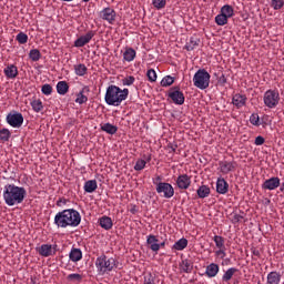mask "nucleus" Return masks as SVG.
<instances>
[{
    "label": "nucleus",
    "mask_w": 284,
    "mask_h": 284,
    "mask_svg": "<svg viewBox=\"0 0 284 284\" xmlns=\"http://www.w3.org/2000/svg\"><path fill=\"white\" fill-rule=\"evenodd\" d=\"M146 77L151 83H154V81H156V71H154V69L148 70Z\"/></svg>",
    "instance_id": "nucleus-46"
},
{
    "label": "nucleus",
    "mask_w": 284,
    "mask_h": 284,
    "mask_svg": "<svg viewBox=\"0 0 284 284\" xmlns=\"http://www.w3.org/2000/svg\"><path fill=\"white\" fill-rule=\"evenodd\" d=\"M170 149H171V152H176V146L171 145Z\"/></svg>",
    "instance_id": "nucleus-55"
},
{
    "label": "nucleus",
    "mask_w": 284,
    "mask_h": 284,
    "mask_svg": "<svg viewBox=\"0 0 284 284\" xmlns=\"http://www.w3.org/2000/svg\"><path fill=\"white\" fill-rule=\"evenodd\" d=\"M197 196L199 199H207L210 196V186L207 185H202L197 189Z\"/></svg>",
    "instance_id": "nucleus-31"
},
{
    "label": "nucleus",
    "mask_w": 284,
    "mask_h": 284,
    "mask_svg": "<svg viewBox=\"0 0 284 284\" xmlns=\"http://www.w3.org/2000/svg\"><path fill=\"white\" fill-rule=\"evenodd\" d=\"M130 212H131V214H136V209L133 207V209L130 210Z\"/></svg>",
    "instance_id": "nucleus-56"
},
{
    "label": "nucleus",
    "mask_w": 284,
    "mask_h": 284,
    "mask_svg": "<svg viewBox=\"0 0 284 284\" xmlns=\"http://www.w3.org/2000/svg\"><path fill=\"white\" fill-rule=\"evenodd\" d=\"M220 170L222 174H230V172H234V170H236V162L222 161L220 162Z\"/></svg>",
    "instance_id": "nucleus-14"
},
{
    "label": "nucleus",
    "mask_w": 284,
    "mask_h": 284,
    "mask_svg": "<svg viewBox=\"0 0 284 284\" xmlns=\"http://www.w3.org/2000/svg\"><path fill=\"white\" fill-rule=\"evenodd\" d=\"M186 50H187V51L194 50V47L186 45Z\"/></svg>",
    "instance_id": "nucleus-57"
},
{
    "label": "nucleus",
    "mask_w": 284,
    "mask_h": 284,
    "mask_svg": "<svg viewBox=\"0 0 284 284\" xmlns=\"http://www.w3.org/2000/svg\"><path fill=\"white\" fill-rule=\"evenodd\" d=\"M62 1H67V2H70V1H73V0H62Z\"/></svg>",
    "instance_id": "nucleus-60"
},
{
    "label": "nucleus",
    "mask_w": 284,
    "mask_h": 284,
    "mask_svg": "<svg viewBox=\"0 0 284 284\" xmlns=\"http://www.w3.org/2000/svg\"><path fill=\"white\" fill-rule=\"evenodd\" d=\"M16 39H17L18 43H20V44L28 43V34H26L23 32L18 33Z\"/></svg>",
    "instance_id": "nucleus-45"
},
{
    "label": "nucleus",
    "mask_w": 284,
    "mask_h": 284,
    "mask_svg": "<svg viewBox=\"0 0 284 284\" xmlns=\"http://www.w3.org/2000/svg\"><path fill=\"white\" fill-rule=\"evenodd\" d=\"M220 14H223L226 19H232V17H234V8L230 4H225L221 8Z\"/></svg>",
    "instance_id": "nucleus-29"
},
{
    "label": "nucleus",
    "mask_w": 284,
    "mask_h": 284,
    "mask_svg": "<svg viewBox=\"0 0 284 284\" xmlns=\"http://www.w3.org/2000/svg\"><path fill=\"white\" fill-rule=\"evenodd\" d=\"M136 59V51L132 48H126L123 53V60L128 61V63L134 61Z\"/></svg>",
    "instance_id": "nucleus-25"
},
{
    "label": "nucleus",
    "mask_w": 284,
    "mask_h": 284,
    "mask_svg": "<svg viewBox=\"0 0 284 284\" xmlns=\"http://www.w3.org/2000/svg\"><path fill=\"white\" fill-rule=\"evenodd\" d=\"M215 256H220V258H225V256H227V254L225 253V247L223 248H219L216 252H215Z\"/></svg>",
    "instance_id": "nucleus-50"
},
{
    "label": "nucleus",
    "mask_w": 284,
    "mask_h": 284,
    "mask_svg": "<svg viewBox=\"0 0 284 284\" xmlns=\"http://www.w3.org/2000/svg\"><path fill=\"white\" fill-rule=\"evenodd\" d=\"M169 99L175 103V105H183L185 103V95L179 88H172L169 92Z\"/></svg>",
    "instance_id": "nucleus-9"
},
{
    "label": "nucleus",
    "mask_w": 284,
    "mask_h": 284,
    "mask_svg": "<svg viewBox=\"0 0 284 284\" xmlns=\"http://www.w3.org/2000/svg\"><path fill=\"white\" fill-rule=\"evenodd\" d=\"M258 121H260V118L257 114H252L251 118H250V122L252 123V125H258Z\"/></svg>",
    "instance_id": "nucleus-51"
},
{
    "label": "nucleus",
    "mask_w": 284,
    "mask_h": 284,
    "mask_svg": "<svg viewBox=\"0 0 284 284\" xmlns=\"http://www.w3.org/2000/svg\"><path fill=\"white\" fill-rule=\"evenodd\" d=\"M219 272H220L219 264L211 263L209 266H206L205 274H206V276H209V278H214V276H216V274H219Z\"/></svg>",
    "instance_id": "nucleus-22"
},
{
    "label": "nucleus",
    "mask_w": 284,
    "mask_h": 284,
    "mask_svg": "<svg viewBox=\"0 0 284 284\" xmlns=\"http://www.w3.org/2000/svg\"><path fill=\"white\" fill-rule=\"evenodd\" d=\"M236 272H239V268L235 267H231L229 268L222 276V281H224V283H227L230 281H232V276H234V274H236Z\"/></svg>",
    "instance_id": "nucleus-32"
},
{
    "label": "nucleus",
    "mask_w": 284,
    "mask_h": 284,
    "mask_svg": "<svg viewBox=\"0 0 284 284\" xmlns=\"http://www.w3.org/2000/svg\"><path fill=\"white\" fill-rule=\"evenodd\" d=\"M152 3L156 10H163L168 2L165 0H153Z\"/></svg>",
    "instance_id": "nucleus-44"
},
{
    "label": "nucleus",
    "mask_w": 284,
    "mask_h": 284,
    "mask_svg": "<svg viewBox=\"0 0 284 284\" xmlns=\"http://www.w3.org/2000/svg\"><path fill=\"white\" fill-rule=\"evenodd\" d=\"M84 3H88L90 0H82Z\"/></svg>",
    "instance_id": "nucleus-59"
},
{
    "label": "nucleus",
    "mask_w": 284,
    "mask_h": 284,
    "mask_svg": "<svg viewBox=\"0 0 284 284\" xmlns=\"http://www.w3.org/2000/svg\"><path fill=\"white\" fill-rule=\"evenodd\" d=\"M74 72L77 77H85L88 74V67L85 64H77L74 65Z\"/></svg>",
    "instance_id": "nucleus-33"
},
{
    "label": "nucleus",
    "mask_w": 284,
    "mask_h": 284,
    "mask_svg": "<svg viewBox=\"0 0 284 284\" xmlns=\"http://www.w3.org/2000/svg\"><path fill=\"white\" fill-rule=\"evenodd\" d=\"M145 165H148V161L140 159L135 162L134 170L141 172V170L145 169Z\"/></svg>",
    "instance_id": "nucleus-42"
},
{
    "label": "nucleus",
    "mask_w": 284,
    "mask_h": 284,
    "mask_svg": "<svg viewBox=\"0 0 284 284\" xmlns=\"http://www.w3.org/2000/svg\"><path fill=\"white\" fill-rule=\"evenodd\" d=\"M230 189V184L223 178H219L216 181V192L217 194H227V190Z\"/></svg>",
    "instance_id": "nucleus-18"
},
{
    "label": "nucleus",
    "mask_w": 284,
    "mask_h": 284,
    "mask_svg": "<svg viewBox=\"0 0 284 284\" xmlns=\"http://www.w3.org/2000/svg\"><path fill=\"white\" fill-rule=\"evenodd\" d=\"M232 103L237 108V110H241V108H244L245 103H247V97L245 94H234L232 98Z\"/></svg>",
    "instance_id": "nucleus-15"
},
{
    "label": "nucleus",
    "mask_w": 284,
    "mask_h": 284,
    "mask_svg": "<svg viewBox=\"0 0 284 284\" xmlns=\"http://www.w3.org/2000/svg\"><path fill=\"white\" fill-rule=\"evenodd\" d=\"M281 283V274L277 272H271L267 275V284H280Z\"/></svg>",
    "instance_id": "nucleus-30"
},
{
    "label": "nucleus",
    "mask_w": 284,
    "mask_h": 284,
    "mask_svg": "<svg viewBox=\"0 0 284 284\" xmlns=\"http://www.w3.org/2000/svg\"><path fill=\"white\" fill-rule=\"evenodd\" d=\"M69 257H70V261H72V263H79V261L83 258V252H81L80 248H72L69 254Z\"/></svg>",
    "instance_id": "nucleus-23"
},
{
    "label": "nucleus",
    "mask_w": 284,
    "mask_h": 284,
    "mask_svg": "<svg viewBox=\"0 0 284 284\" xmlns=\"http://www.w3.org/2000/svg\"><path fill=\"white\" fill-rule=\"evenodd\" d=\"M68 90H70V85H68V82L60 81L57 84V92L58 94H61L62 97L68 94Z\"/></svg>",
    "instance_id": "nucleus-27"
},
{
    "label": "nucleus",
    "mask_w": 284,
    "mask_h": 284,
    "mask_svg": "<svg viewBox=\"0 0 284 284\" xmlns=\"http://www.w3.org/2000/svg\"><path fill=\"white\" fill-rule=\"evenodd\" d=\"M100 17L103 19V21H106L108 23L113 26L116 21V11H114V9L112 8H104L100 12Z\"/></svg>",
    "instance_id": "nucleus-11"
},
{
    "label": "nucleus",
    "mask_w": 284,
    "mask_h": 284,
    "mask_svg": "<svg viewBox=\"0 0 284 284\" xmlns=\"http://www.w3.org/2000/svg\"><path fill=\"white\" fill-rule=\"evenodd\" d=\"M58 247L59 246L57 244H42L38 248V253L40 254V256L48 258L49 256H54V254H57Z\"/></svg>",
    "instance_id": "nucleus-10"
},
{
    "label": "nucleus",
    "mask_w": 284,
    "mask_h": 284,
    "mask_svg": "<svg viewBox=\"0 0 284 284\" xmlns=\"http://www.w3.org/2000/svg\"><path fill=\"white\" fill-rule=\"evenodd\" d=\"M41 92H42V94H44L45 97H50V94H52V85H50V84H44V85H42Z\"/></svg>",
    "instance_id": "nucleus-47"
},
{
    "label": "nucleus",
    "mask_w": 284,
    "mask_h": 284,
    "mask_svg": "<svg viewBox=\"0 0 284 284\" xmlns=\"http://www.w3.org/2000/svg\"><path fill=\"white\" fill-rule=\"evenodd\" d=\"M2 196L6 205L12 207L14 205H21L26 201L28 191L23 186H17V184H7L3 187Z\"/></svg>",
    "instance_id": "nucleus-1"
},
{
    "label": "nucleus",
    "mask_w": 284,
    "mask_h": 284,
    "mask_svg": "<svg viewBox=\"0 0 284 284\" xmlns=\"http://www.w3.org/2000/svg\"><path fill=\"white\" fill-rule=\"evenodd\" d=\"M179 190H187L192 185V178L187 174H182L176 179Z\"/></svg>",
    "instance_id": "nucleus-13"
},
{
    "label": "nucleus",
    "mask_w": 284,
    "mask_h": 284,
    "mask_svg": "<svg viewBox=\"0 0 284 284\" xmlns=\"http://www.w3.org/2000/svg\"><path fill=\"white\" fill-rule=\"evenodd\" d=\"M210 79L212 75L205 69H200L193 77V85L199 90H207L210 88Z\"/></svg>",
    "instance_id": "nucleus-5"
},
{
    "label": "nucleus",
    "mask_w": 284,
    "mask_h": 284,
    "mask_svg": "<svg viewBox=\"0 0 284 284\" xmlns=\"http://www.w3.org/2000/svg\"><path fill=\"white\" fill-rule=\"evenodd\" d=\"M263 143H265V138L258 135L257 138H255V145H263Z\"/></svg>",
    "instance_id": "nucleus-53"
},
{
    "label": "nucleus",
    "mask_w": 284,
    "mask_h": 284,
    "mask_svg": "<svg viewBox=\"0 0 284 284\" xmlns=\"http://www.w3.org/2000/svg\"><path fill=\"white\" fill-rule=\"evenodd\" d=\"M99 223H100V227H102L103 230H112V219L111 217H108V216H102L100 220H99Z\"/></svg>",
    "instance_id": "nucleus-28"
},
{
    "label": "nucleus",
    "mask_w": 284,
    "mask_h": 284,
    "mask_svg": "<svg viewBox=\"0 0 284 284\" xmlns=\"http://www.w3.org/2000/svg\"><path fill=\"white\" fill-rule=\"evenodd\" d=\"M160 247H165V242H162V243L160 244Z\"/></svg>",
    "instance_id": "nucleus-58"
},
{
    "label": "nucleus",
    "mask_w": 284,
    "mask_h": 284,
    "mask_svg": "<svg viewBox=\"0 0 284 284\" xmlns=\"http://www.w3.org/2000/svg\"><path fill=\"white\" fill-rule=\"evenodd\" d=\"M10 136H11V133H10V130L8 129H2L0 130V141H10Z\"/></svg>",
    "instance_id": "nucleus-41"
},
{
    "label": "nucleus",
    "mask_w": 284,
    "mask_h": 284,
    "mask_svg": "<svg viewBox=\"0 0 284 284\" xmlns=\"http://www.w3.org/2000/svg\"><path fill=\"white\" fill-rule=\"evenodd\" d=\"M281 185V180L278 178H271L266 180L263 184L264 190H276Z\"/></svg>",
    "instance_id": "nucleus-20"
},
{
    "label": "nucleus",
    "mask_w": 284,
    "mask_h": 284,
    "mask_svg": "<svg viewBox=\"0 0 284 284\" xmlns=\"http://www.w3.org/2000/svg\"><path fill=\"white\" fill-rule=\"evenodd\" d=\"M97 187H99L97 180H89L84 183V192H87L88 194H92V192H97Z\"/></svg>",
    "instance_id": "nucleus-24"
},
{
    "label": "nucleus",
    "mask_w": 284,
    "mask_h": 284,
    "mask_svg": "<svg viewBox=\"0 0 284 284\" xmlns=\"http://www.w3.org/2000/svg\"><path fill=\"white\" fill-rule=\"evenodd\" d=\"M185 247H187V239L182 237L174 243V245L172 246V250H175L176 252H183Z\"/></svg>",
    "instance_id": "nucleus-26"
},
{
    "label": "nucleus",
    "mask_w": 284,
    "mask_h": 284,
    "mask_svg": "<svg viewBox=\"0 0 284 284\" xmlns=\"http://www.w3.org/2000/svg\"><path fill=\"white\" fill-rule=\"evenodd\" d=\"M143 284H156V277H154V275H152V273H146L144 275Z\"/></svg>",
    "instance_id": "nucleus-43"
},
{
    "label": "nucleus",
    "mask_w": 284,
    "mask_h": 284,
    "mask_svg": "<svg viewBox=\"0 0 284 284\" xmlns=\"http://www.w3.org/2000/svg\"><path fill=\"white\" fill-rule=\"evenodd\" d=\"M7 79H17L19 77V69L14 64H8L3 70Z\"/></svg>",
    "instance_id": "nucleus-16"
},
{
    "label": "nucleus",
    "mask_w": 284,
    "mask_h": 284,
    "mask_svg": "<svg viewBox=\"0 0 284 284\" xmlns=\"http://www.w3.org/2000/svg\"><path fill=\"white\" fill-rule=\"evenodd\" d=\"M172 83H174V78L171 75L164 77L161 81L162 88H168V87L172 85Z\"/></svg>",
    "instance_id": "nucleus-40"
},
{
    "label": "nucleus",
    "mask_w": 284,
    "mask_h": 284,
    "mask_svg": "<svg viewBox=\"0 0 284 284\" xmlns=\"http://www.w3.org/2000/svg\"><path fill=\"white\" fill-rule=\"evenodd\" d=\"M29 59H31V61H39L41 59V51H39V49H32L29 52Z\"/></svg>",
    "instance_id": "nucleus-36"
},
{
    "label": "nucleus",
    "mask_w": 284,
    "mask_h": 284,
    "mask_svg": "<svg viewBox=\"0 0 284 284\" xmlns=\"http://www.w3.org/2000/svg\"><path fill=\"white\" fill-rule=\"evenodd\" d=\"M263 101L266 108H276L281 101V95L278 94V91L267 90L264 93Z\"/></svg>",
    "instance_id": "nucleus-6"
},
{
    "label": "nucleus",
    "mask_w": 284,
    "mask_h": 284,
    "mask_svg": "<svg viewBox=\"0 0 284 284\" xmlns=\"http://www.w3.org/2000/svg\"><path fill=\"white\" fill-rule=\"evenodd\" d=\"M95 267L101 276L112 272L116 267V260L114 257H108V255H100L95 260Z\"/></svg>",
    "instance_id": "nucleus-4"
},
{
    "label": "nucleus",
    "mask_w": 284,
    "mask_h": 284,
    "mask_svg": "<svg viewBox=\"0 0 284 284\" xmlns=\"http://www.w3.org/2000/svg\"><path fill=\"white\" fill-rule=\"evenodd\" d=\"M85 92H90V87H83V89L77 93L75 103H79V105L88 103V95H85Z\"/></svg>",
    "instance_id": "nucleus-19"
},
{
    "label": "nucleus",
    "mask_w": 284,
    "mask_h": 284,
    "mask_svg": "<svg viewBox=\"0 0 284 284\" xmlns=\"http://www.w3.org/2000/svg\"><path fill=\"white\" fill-rule=\"evenodd\" d=\"M57 227H79L81 225V213L74 209H67L54 216Z\"/></svg>",
    "instance_id": "nucleus-2"
},
{
    "label": "nucleus",
    "mask_w": 284,
    "mask_h": 284,
    "mask_svg": "<svg viewBox=\"0 0 284 284\" xmlns=\"http://www.w3.org/2000/svg\"><path fill=\"white\" fill-rule=\"evenodd\" d=\"M180 270L185 274H192V270H194V263L191 262V260H183L180 263Z\"/></svg>",
    "instance_id": "nucleus-21"
},
{
    "label": "nucleus",
    "mask_w": 284,
    "mask_h": 284,
    "mask_svg": "<svg viewBox=\"0 0 284 284\" xmlns=\"http://www.w3.org/2000/svg\"><path fill=\"white\" fill-rule=\"evenodd\" d=\"M230 18L225 17L224 14L220 13L215 17V23L217 26H227V20Z\"/></svg>",
    "instance_id": "nucleus-39"
},
{
    "label": "nucleus",
    "mask_w": 284,
    "mask_h": 284,
    "mask_svg": "<svg viewBox=\"0 0 284 284\" xmlns=\"http://www.w3.org/2000/svg\"><path fill=\"white\" fill-rule=\"evenodd\" d=\"M92 39H94V31H89L74 41V48H83L84 45H88Z\"/></svg>",
    "instance_id": "nucleus-12"
},
{
    "label": "nucleus",
    "mask_w": 284,
    "mask_h": 284,
    "mask_svg": "<svg viewBox=\"0 0 284 284\" xmlns=\"http://www.w3.org/2000/svg\"><path fill=\"white\" fill-rule=\"evenodd\" d=\"M7 123L11 125V128H21L23 125V114L13 111L7 115Z\"/></svg>",
    "instance_id": "nucleus-8"
},
{
    "label": "nucleus",
    "mask_w": 284,
    "mask_h": 284,
    "mask_svg": "<svg viewBox=\"0 0 284 284\" xmlns=\"http://www.w3.org/2000/svg\"><path fill=\"white\" fill-rule=\"evenodd\" d=\"M31 108L34 112H41L43 110V102L41 100H33L31 102Z\"/></svg>",
    "instance_id": "nucleus-38"
},
{
    "label": "nucleus",
    "mask_w": 284,
    "mask_h": 284,
    "mask_svg": "<svg viewBox=\"0 0 284 284\" xmlns=\"http://www.w3.org/2000/svg\"><path fill=\"white\" fill-rule=\"evenodd\" d=\"M155 190L164 199H172L174 196V186L168 182L156 183Z\"/></svg>",
    "instance_id": "nucleus-7"
},
{
    "label": "nucleus",
    "mask_w": 284,
    "mask_h": 284,
    "mask_svg": "<svg viewBox=\"0 0 284 284\" xmlns=\"http://www.w3.org/2000/svg\"><path fill=\"white\" fill-rule=\"evenodd\" d=\"M130 94V90L128 89H121L114 84H111L106 88V92L104 95V101L106 105H113L115 108H119L125 99H128V95Z\"/></svg>",
    "instance_id": "nucleus-3"
},
{
    "label": "nucleus",
    "mask_w": 284,
    "mask_h": 284,
    "mask_svg": "<svg viewBox=\"0 0 284 284\" xmlns=\"http://www.w3.org/2000/svg\"><path fill=\"white\" fill-rule=\"evenodd\" d=\"M146 243L150 245V250L152 252H159L161 250V244L159 243V239H156V235H148Z\"/></svg>",
    "instance_id": "nucleus-17"
},
{
    "label": "nucleus",
    "mask_w": 284,
    "mask_h": 284,
    "mask_svg": "<svg viewBox=\"0 0 284 284\" xmlns=\"http://www.w3.org/2000/svg\"><path fill=\"white\" fill-rule=\"evenodd\" d=\"M213 241L219 250H223V247H225V239L223 236L215 235Z\"/></svg>",
    "instance_id": "nucleus-37"
},
{
    "label": "nucleus",
    "mask_w": 284,
    "mask_h": 284,
    "mask_svg": "<svg viewBox=\"0 0 284 284\" xmlns=\"http://www.w3.org/2000/svg\"><path fill=\"white\" fill-rule=\"evenodd\" d=\"M123 85H132L134 83V77L130 75L122 80Z\"/></svg>",
    "instance_id": "nucleus-49"
},
{
    "label": "nucleus",
    "mask_w": 284,
    "mask_h": 284,
    "mask_svg": "<svg viewBox=\"0 0 284 284\" xmlns=\"http://www.w3.org/2000/svg\"><path fill=\"white\" fill-rule=\"evenodd\" d=\"M243 221V215L234 214L232 217V223H241Z\"/></svg>",
    "instance_id": "nucleus-52"
},
{
    "label": "nucleus",
    "mask_w": 284,
    "mask_h": 284,
    "mask_svg": "<svg viewBox=\"0 0 284 284\" xmlns=\"http://www.w3.org/2000/svg\"><path fill=\"white\" fill-rule=\"evenodd\" d=\"M283 4H284L283 0H273L272 1V7L274 8V10H281Z\"/></svg>",
    "instance_id": "nucleus-48"
},
{
    "label": "nucleus",
    "mask_w": 284,
    "mask_h": 284,
    "mask_svg": "<svg viewBox=\"0 0 284 284\" xmlns=\"http://www.w3.org/2000/svg\"><path fill=\"white\" fill-rule=\"evenodd\" d=\"M101 130L103 132H106V134H116L118 128L112 125L111 123H105L101 126Z\"/></svg>",
    "instance_id": "nucleus-34"
},
{
    "label": "nucleus",
    "mask_w": 284,
    "mask_h": 284,
    "mask_svg": "<svg viewBox=\"0 0 284 284\" xmlns=\"http://www.w3.org/2000/svg\"><path fill=\"white\" fill-rule=\"evenodd\" d=\"M62 204L65 205V200L60 199V200L57 202V205H58V206H61Z\"/></svg>",
    "instance_id": "nucleus-54"
},
{
    "label": "nucleus",
    "mask_w": 284,
    "mask_h": 284,
    "mask_svg": "<svg viewBox=\"0 0 284 284\" xmlns=\"http://www.w3.org/2000/svg\"><path fill=\"white\" fill-rule=\"evenodd\" d=\"M67 281L70 283H81L83 281V276L79 273H72L67 276Z\"/></svg>",
    "instance_id": "nucleus-35"
}]
</instances>
